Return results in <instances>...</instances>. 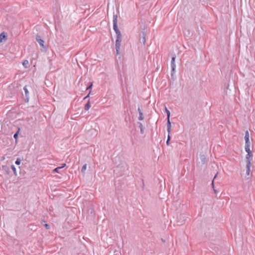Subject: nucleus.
Masks as SVG:
<instances>
[{
	"instance_id": "nucleus-20",
	"label": "nucleus",
	"mask_w": 255,
	"mask_h": 255,
	"mask_svg": "<svg viewBox=\"0 0 255 255\" xmlns=\"http://www.w3.org/2000/svg\"><path fill=\"white\" fill-rule=\"evenodd\" d=\"M218 173L217 172L216 175H215L214 178H213V180L212 181V187L213 188H214V181L215 180V178H216V177H217V175H218Z\"/></svg>"
},
{
	"instance_id": "nucleus-3",
	"label": "nucleus",
	"mask_w": 255,
	"mask_h": 255,
	"mask_svg": "<svg viewBox=\"0 0 255 255\" xmlns=\"http://www.w3.org/2000/svg\"><path fill=\"white\" fill-rule=\"evenodd\" d=\"M175 58L176 56L174 55L171 59V76H173V74L175 73V68H176V64H175Z\"/></svg>"
},
{
	"instance_id": "nucleus-29",
	"label": "nucleus",
	"mask_w": 255,
	"mask_h": 255,
	"mask_svg": "<svg viewBox=\"0 0 255 255\" xmlns=\"http://www.w3.org/2000/svg\"><path fill=\"white\" fill-rule=\"evenodd\" d=\"M162 242H164V240L162 239Z\"/></svg>"
},
{
	"instance_id": "nucleus-19",
	"label": "nucleus",
	"mask_w": 255,
	"mask_h": 255,
	"mask_svg": "<svg viewBox=\"0 0 255 255\" xmlns=\"http://www.w3.org/2000/svg\"><path fill=\"white\" fill-rule=\"evenodd\" d=\"M11 169L12 170V171H13L14 172V174L16 175V168L15 167H14V166L13 165H12L11 166Z\"/></svg>"
},
{
	"instance_id": "nucleus-30",
	"label": "nucleus",
	"mask_w": 255,
	"mask_h": 255,
	"mask_svg": "<svg viewBox=\"0 0 255 255\" xmlns=\"http://www.w3.org/2000/svg\"><path fill=\"white\" fill-rule=\"evenodd\" d=\"M1 128V126H0V129Z\"/></svg>"
},
{
	"instance_id": "nucleus-21",
	"label": "nucleus",
	"mask_w": 255,
	"mask_h": 255,
	"mask_svg": "<svg viewBox=\"0 0 255 255\" xmlns=\"http://www.w3.org/2000/svg\"><path fill=\"white\" fill-rule=\"evenodd\" d=\"M28 64V61L27 60H24L23 62V65L25 67H27V65Z\"/></svg>"
},
{
	"instance_id": "nucleus-23",
	"label": "nucleus",
	"mask_w": 255,
	"mask_h": 255,
	"mask_svg": "<svg viewBox=\"0 0 255 255\" xmlns=\"http://www.w3.org/2000/svg\"><path fill=\"white\" fill-rule=\"evenodd\" d=\"M44 226H45V227L46 228V229H49V227H49V225L48 224H45L44 225Z\"/></svg>"
},
{
	"instance_id": "nucleus-17",
	"label": "nucleus",
	"mask_w": 255,
	"mask_h": 255,
	"mask_svg": "<svg viewBox=\"0 0 255 255\" xmlns=\"http://www.w3.org/2000/svg\"><path fill=\"white\" fill-rule=\"evenodd\" d=\"M20 131V128H19L18 129V130L14 133V135H13V137L15 139H17V137H18V133H19V132Z\"/></svg>"
},
{
	"instance_id": "nucleus-27",
	"label": "nucleus",
	"mask_w": 255,
	"mask_h": 255,
	"mask_svg": "<svg viewBox=\"0 0 255 255\" xmlns=\"http://www.w3.org/2000/svg\"><path fill=\"white\" fill-rule=\"evenodd\" d=\"M169 141H169V140H167V141H166V144H167V145H169Z\"/></svg>"
},
{
	"instance_id": "nucleus-12",
	"label": "nucleus",
	"mask_w": 255,
	"mask_h": 255,
	"mask_svg": "<svg viewBox=\"0 0 255 255\" xmlns=\"http://www.w3.org/2000/svg\"><path fill=\"white\" fill-rule=\"evenodd\" d=\"M66 166V164L65 163H64L62 164V165L61 166H59V167H56L55 168L54 170H53V172H57V173H60L59 172V170L63 168V167H64L65 166Z\"/></svg>"
},
{
	"instance_id": "nucleus-9",
	"label": "nucleus",
	"mask_w": 255,
	"mask_h": 255,
	"mask_svg": "<svg viewBox=\"0 0 255 255\" xmlns=\"http://www.w3.org/2000/svg\"><path fill=\"white\" fill-rule=\"evenodd\" d=\"M251 161H248L246 165V174L247 176L250 175L251 172Z\"/></svg>"
},
{
	"instance_id": "nucleus-5",
	"label": "nucleus",
	"mask_w": 255,
	"mask_h": 255,
	"mask_svg": "<svg viewBox=\"0 0 255 255\" xmlns=\"http://www.w3.org/2000/svg\"><path fill=\"white\" fill-rule=\"evenodd\" d=\"M246 151L248 153L246 155V163H248V161H251L250 157L252 156V153L250 149V147L245 148Z\"/></svg>"
},
{
	"instance_id": "nucleus-1",
	"label": "nucleus",
	"mask_w": 255,
	"mask_h": 255,
	"mask_svg": "<svg viewBox=\"0 0 255 255\" xmlns=\"http://www.w3.org/2000/svg\"><path fill=\"white\" fill-rule=\"evenodd\" d=\"M113 28L117 35L116 49L117 54L118 55L121 45L122 35L118 27V15L117 14H114L113 16Z\"/></svg>"
},
{
	"instance_id": "nucleus-11",
	"label": "nucleus",
	"mask_w": 255,
	"mask_h": 255,
	"mask_svg": "<svg viewBox=\"0 0 255 255\" xmlns=\"http://www.w3.org/2000/svg\"><path fill=\"white\" fill-rule=\"evenodd\" d=\"M138 113H139V117H138V120L139 121H142L144 119V117H143V113H142L140 109L139 108H138Z\"/></svg>"
},
{
	"instance_id": "nucleus-16",
	"label": "nucleus",
	"mask_w": 255,
	"mask_h": 255,
	"mask_svg": "<svg viewBox=\"0 0 255 255\" xmlns=\"http://www.w3.org/2000/svg\"><path fill=\"white\" fill-rule=\"evenodd\" d=\"M91 107V104L90 103V101L89 100L85 106V110L86 111H88Z\"/></svg>"
},
{
	"instance_id": "nucleus-2",
	"label": "nucleus",
	"mask_w": 255,
	"mask_h": 255,
	"mask_svg": "<svg viewBox=\"0 0 255 255\" xmlns=\"http://www.w3.org/2000/svg\"><path fill=\"white\" fill-rule=\"evenodd\" d=\"M165 112L167 114V132L169 133V134L171 132V124L170 121V113L169 111L167 109L166 107H165Z\"/></svg>"
},
{
	"instance_id": "nucleus-7",
	"label": "nucleus",
	"mask_w": 255,
	"mask_h": 255,
	"mask_svg": "<svg viewBox=\"0 0 255 255\" xmlns=\"http://www.w3.org/2000/svg\"><path fill=\"white\" fill-rule=\"evenodd\" d=\"M139 41L143 45H144L146 42V33L144 31H142L139 38Z\"/></svg>"
},
{
	"instance_id": "nucleus-10",
	"label": "nucleus",
	"mask_w": 255,
	"mask_h": 255,
	"mask_svg": "<svg viewBox=\"0 0 255 255\" xmlns=\"http://www.w3.org/2000/svg\"><path fill=\"white\" fill-rule=\"evenodd\" d=\"M7 39V36L6 35V34L3 32H2L0 34V43L2 42L3 41H6Z\"/></svg>"
},
{
	"instance_id": "nucleus-22",
	"label": "nucleus",
	"mask_w": 255,
	"mask_h": 255,
	"mask_svg": "<svg viewBox=\"0 0 255 255\" xmlns=\"http://www.w3.org/2000/svg\"><path fill=\"white\" fill-rule=\"evenodd\" d=\"M20 162H21V160L19 158H17L16 159V160L15 161V163L16 164V165H19L20 164Z\"/></svg>"
},
{
	"instance_id": "nucleus-4",
	"label": "nucleus",
	"mask_w": 255,
	"mask_h": 255,
	"mask_svg": "<svg viewBox=\"0 0 255 255\" xmlns=\"http://www.w3.org/2000/svg\"><path fill=\"white\" fill-rule=\"evenodd\" d=\"M250 134L248 130L245 132V148H249L251 146V142L250 141Z\"/></svg>"
},
{
	"instance_id": "nucleus-13",
	"label": "nucleus",
	"mask_w": 255,
	"mask_h": 255,
	"mask_svg": "<svg viewBox=\"0 0 255 255\" xmlns=\"http://www.w3.org/2000/svg\"><path fill=\"white\" fill-rule=\"evenodd\" d=\"M2 169L3 170H4L6 174H8L9 173V167L6 165H2Z\"/></svg>"
},
{
	"instance_id": "nucleus-14",
	"label": "nucleus",
	"mask_w": 255,
	"mask_h": 255,
	"mask_svg": "<svg viewBox=\"0 0 255 255\" xmlns=\"http://www.w3.org/2000/svg\"><path fill=\"white\" fill-rule=\"evenodd\" d=\"M23 90H24V92H25V97L26 98L27 101L28 102V94H29V92H28V89L27 88V87L26 86L24 87Z\"/></svg>"
},
{
	"instance_id": "nucleus-6",
	"label": "nucleus",
	"mask_w": 255,
	"mask_h": 255,
	"mask_svg": "<svg viewBox=\"0 0 255 255\" xmlns=\"http://www.w3.org/2000/svg\"><path fill=\"white\" fill-rule=\"evenodd\" d=\"M36 40L39 43L40 46L43 48H45L44 45V41L42 40L40 35H37L36 36Z\"/></svg>"
},
{
	"instance_id": "nucleus-28",
	"label": "nucleus",
	"mask_w": 255,
	"mask_h": 255,
	"mask_svg": "<svg viewBox=\"0 0 255 255\" xmlns=\"http://www.w3.org/2000/svg\"><path fill=\"white\" fill-rule=\"evenodd\" d=\"M213 189H214V193H217V191L216 189H215L214 188H213Z\"/></svg>"
},
{
	"instance_id": "nucleus-15",
	"label": "nucleus",
	"mask_w": 255,
	"mask_h": 255,
	"mask_svg": "<svg viewBox=\"0 0 255 255\" xmlns=\"http://www.w3.org/2000/svg\"><path fill=\"white\" fill-rule=\"evenodd\" d=\"M137 124L139 125L140 133L143 134L144 133V128L142 124L140 122H137Z\"/></svg>"
},
{
	"instance_id": "nucleus-8",
	"label": "nucleus",
	"mask_w": 255,
	"mask_h": 255,
	"mask_svg": "<svg viewBox=\"0 0 255 255\" xmlns=\"http://www.w3.org/2000/svg\"><path fill=\"white\" fill-rule=\"evenodd\" d=\"M199 163H201L202 165L206 163V157L204 154H200L199 159Z\"/></svg>"
},
{
	"instance_id": "nucleus-26",
	"label": "nucleus",
	"mask_w": 255,
	"mask_h": 255,
	"mask_svg": "<svg viewBox=\"0 0 255 255\" xmlns=\"http://www.w3.org/2000/svg\"><path fill=\"white\" fill-rule=\"evenodd\" d=\"M90 92L88 94V95H87V96H86L84 98V99H87V98H88V97H89V95H90Z\"/></svg>"
},
{
	"instance_id": "nucleus-25",
	"label": "nucleus",
	"mask_w": 255,
	"mask_h": 255,
	"mask_svg": "<svg viewBox=\"0 0 255 255\" xmlns=\"http://www.w3.org/2000/svg\"><path fill=\"white\" fill-rule=\"evenodd\" d=\"M168 133H169L168 132ZM169 134H170V133L168 134L167 139V140H169V141H170V139H171V137H170V136Z\"/></svg>"
},
{
	"instance_id": "nucleus-18",
	"label": "nucleus",
	"mask_w": 255,
	"mask_h": 255,
	"mask_svg": "<svg viewBox=\"0 0 255 255\" xmlns=\"http://www.w3.org/2000/svg\"><path fill=\"white\" fill-rule=\"evenodd\" d=\"M87 168V164H85L82 167V169H81V172L83 173H85V171L86 170Z\"/></svg>"
},
{
	"instance_id": "nucleus-24",
	"label": "nucleus",
	"mask_w": 255,
	"mask_h": 255,
	"mask_svg": "<svg viewBox=\"0 0 255 255\" xmlns=\"http://www.w3.org/2000/svg\"><path fill=\"white\" fill-rule=\"evenodd\" d=\"M92 86H93V84H92H92H91V85H90L89 86H88V87L87 88V89H87V90H89V89H91L92 88Z\"/></svg>"
}]
</instances>
